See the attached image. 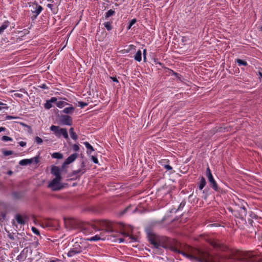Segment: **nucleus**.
<instances>
[{
  "label": "nucleus",
  "mask_w": 262,
  "mask_h": 262,
  "mask_svg": "<svg viewBox=\"0 0 262 262\" xmlns=\"http://www.w3.org/2000/svg\"><path fill=\"white\" fill-rule=\"evenodd\" d=\"M136 21H137V20L135 18L132 19L130 21L129 24L127 27V30H129L131 28V27H132V26L136 23Z\"/></svg>",
  "instance_id": "nucleus-30"
},
{
  "label": "nucleus",
  "mask_w": 262,
  "mask_h": 262,
  "mask_svg": "<svg viewBox=\"0 0 262 262\" xmlns=\"http://www.w3.org/2000/svg\"><path fill=\"white\" fill-rule=\"evenodd\" d=\"M52 158L60 159L62 158V155L59 152H54L52 155Z\"/></svg>",
  "instance_id": "nucleus-27"
},
{
  "label": "nucleus",
  "mask_w": 262,
  "mask_h": 262,
  "mask_svg": "<svg viewBox=\"0 0 262 262\" xmlns=\"http://www.w3.org/2000/svg\"><path fill=\"white\" fill-rule=\"evenodd\" d=\"M32 230L34 233H35L37 235H39V231L35 227H33L32 228Z\"/></svg>",
  "instance_id": "nucleus-39"
},
{
  "label": "nucleus",
  "mask_w": 262,
  "mask_h": 262,
  "mask_svg": "<svg viewBox=\"0 0 262 262\" xmlns=\"http://www.w3.org/2000/svg\"><path fill=\"white\" fill-rule=\"evenodd\" d=\"M12 223H13V225H14V226H16V227H17V225L15 224V221H13Z\"/></svg>",
  "instance_id": "nucleus-61"
},
{
  "label": "nucleus",
  "mask_w": 262,
  "mask_h": 262,
  "mask_svg": "<svg viewBox=\"0 0 262 262\" xmlns=\"http://www.w3.org/2000/svg\"><path fill=\"white\" fill-rule=\"evenodd\" d=\"M111 78L113 80V81L118 82V81L116 77H111Z\"/></svg>",
  "instance_id": "nucleus-48"
},
{
  "label": "nucleus",
  "mask_w": 262,
  "mask_h": 262,
  "mask_svg": "<svg viewBox=\"0 0 262 262\" xmlns=\"http://www.w3.org/2000/svg\"><path fill=\"white\" fill-rule=\"evenodd\" d=\"M233 256L238 260H246L250 262H256L258 260L256 259L255 254L253 252H244L239 250L232 251Z\"/></svg>",
  "instance_id": "nucleus-3"
},
{
  "label": "nucleus",
  "mask_w": 262,
  "mask_h": 262,
  "mask_svg": "<svg viewBox=\"0 0 262 262\" xmlns=\"http://www.w3.org/2000/svg\"><path fill=\"white\" fill-rule=\"evenodd\" d=\"M129 207H127L125 209H124V210L123 211V212H122V214H124L129 209Z\"/></svg>",
  "instance_id": "nucleus-50"
},
{
  "label": "nucleus",
  "mask_w": 262,
  "mask_h": 262,
  "mask_svg": "<svg viewBox=\"0 0 262 262\" xmlns=\"http://www.w3.org/2000/svg\"><path fill=\"white\" fill-rule=\"evenodd\" d=\"M6 218V213L4 212H1L0 213V221H3Z\"/></svg>",
  "instance_id": "nucleus-36"
},
{
  "label": "nucleus",
  "mask_w": 262,
  "mask_h": 262,
  "mask_svg": "<svg viewBox=\"0 0 262 262\" xmlns=\"http://www.w3.org/2000/svg\"><path fill=\"white\" fill-rule=\"evenodd\" d=\"M12 153L13 151L11 150H6L3 152L4 155L6 156L11 155L12 154Z\"/></svg>",
  "instance_id": "nucleus-37"
},
{
  "label": "nucleus",
  "mask_w": 262,
  "mask_h": 262,
  "mask_svg": "<svg viewBox=\"0 0 262 262\" xmlns=\"http://www.w3.org/2000/svg\"><path fill=\"white\" fill-rule=\"evenodd\" d=\"M51 173L55 176V178L61 179L60 170L58 167L56 166H52L51 168Z\"/></svg>",
  "instance_id": "nucleus-17"
},
{
  "label": "nucleus",
  "mask_w": 262,
  "mask_h": 262,
  "mask_svg": "<svg viewBox=\"0 0 262 262\" xmlns=\"http://www.w3.org/2000/svg\"><path fill=\"white\" fill-rule=\"evenodd\" d=\"M35 142L38 144H40L42 143V140L41 138H40V137L37 136L35 137Z\"/></svg>",
  "instance_id": "nucleus-34"
},
{
  "label": "nucleus",
  "mask_w": 262,
  "mask_h": 262,
  "mask_svg": "<svg viewBox=\"0 0 262 262\" xmlns=\"http://www.w3.org/2000/svg\"><path fill=\"white\" fill-rule=\"evenodd\" d=\"M206 182L204 177H202L200 181L199 188L200 190H202L203 188L206 185Z\"/></svg>",
  "instance_id": "nucleus-24"
},
{
  "label": "nucleus",
  "mask_w": 262,
  "mask_h": 262,
  "mask_svg": "<svg viewBox=\"0 0 262 262\" xmlns=\"http://www.w3.org/2000/svg\"><path fill=\"white\" fill-rule=\"evenodd\" d=\"M13 173V171L12 170H9L7 171V174L9 176L11 175Z\"/></svg>",
  "instance_id": "nucleus-52"
},
{
  "label": "nucleus",
  "mask_w": 262,
  "mask_h": 262,
  "mask_svg": "<svg viewBox=\"0 0 262 262\" xmlns=\"http://www.w3.org/2000/svg\"><path fill=\"white\" fill-rule=\"evenodd\" d=\"M61 178H55L49 184V187L52 188L53 190H59L62 188L60 184Z\"/></svg>",
  "instance_id": "nucleus-8"
},
{
  "label": "nucleus",
  "mask_w": 262,
  "mask_h": 262,
  "mask_svg": "<svg viewBox=\"0 0 262 262\" xmlns=\"http://www.w3.org/2000/svg\"><path fill=\"white\" fill-rule=\"evenodd\" d=\"M60 121L63 125H71L72 124V117L67 115H62L60 118Z\"/></svg>",
  "instance_id": "nucleus-11"
},
{
  "label": "nucleus",
  "mask_w": 262,
  "mask_h": 262,
  "mask_svg": "<svg viewBox=\"0 0 262 262\" xmlns=\"http://www.w3.org/2000/svg\"><path fill=\"white\" fill-rule=\"evenodd\" d=\"M46 109H50L52 107V105L50 102H49V100H47L46 102V103L44 105Z\"/></svg>",
  "instance_id": "nucleus-31"
},
{
  "label": "nucleus",
  "mask_w": 262,
  "mask_h": 262,
  "mask_svg": "<svg viewBox=\"0 0 262 262\" xmlns=\"http://www.w3.org/2000/svg\"><path fill=\"white\" fill-rule=\"evenodd\" d=\"M78 154L76 153L71 155L64 162L62 165V168H64L67 165L71 163L77 158Z\"/></svg>",
  "instance_id": "nucleus-13"
},
{
  "label": "nucleus",
  "mask_w": 262,
  "mask_h": 262,
  "mask_svg": "<svg viewBox=\"0 0 262 262\" xmlns=\"http://www.w3.org/2000/svg\"><path fill=\"white\" fill-rule=\"evenodd\" d=\"M78 104H79V106L82 108L88 105V103L84 102H82V101L78 102Z\"/></svg>",
  "instance_id": "nucleus-38"
},
{
  "label": "nucleus",
  "mask_w": 262,
  "mask_h": 262,
  "mask_svg": "<svg viewBox=\"0 0 262 262\" xmlns=\"http://www.w3.org/2000/svg\"><path fill=\"white\" fill-rule=\"evenodd\" d=\"M236 62L238 63V66H246L247 65V62L245 61H244L240 59H236Z\"/></svg>",
  "instance_id": "nucleus-29"
},
{
  "label": "nucleus",
  "mask_w": 262,
  "mask_h": 262,
  "mask_svg": "<svg viewBox=\"0 0 262 262\" xmlns=\"http://www.w3.org/2000/svg\"><path fill=\"white\" fill-rule=\"evenodd\" d=\"M83 232L85 234L88 233L87 231H86V229H85V228L83 229Z\"/></svg>",
  "instance_id": "nucleus-59"
},
{
  "label": "nucleus",
  "mask_w": 262,
  "mask_h": 262,
  "mask_svg": "<svg viewBox=\"0 0 262 262\" xmlns=\"http://www.w3.org/2000/svg\"><path fill=\"white\" fill-rule=\"evenodd\" d=\"M91 159L92 160V161H93V162L94 163H96V164L98 163V160L97 158L96 157L92 156H91Z\"/></svg>",
  "instance_id": "nucleus-40"
},
{
  "label": "nucleus",
  "mask_w": 262,
  "mask_h": 262,
  "mask_svg": "<svg viewBox=\"0 0 262 262\" xmlns=\"http://www.w3.org/2000/svg\"><path fill=\"white\" fill-rule=\"evenodd\" d=\"M30 7L32 8L31 11L33 14V15L31 17V18L32 20H34L36 18L37 16L41 12L42 10V7L37 3H33Z\"/></svg>",
  "instance_id": "nucleus-7"
},
{
  "label": "nucleus",
  "mask_w": 262,
  "mask_h": 262,
  "mask_svg": "<svg viewBox=\"0 0 262 262\" xmlns=\"http://www.w3.org/2000/svg\"><path fill=\"white\" fill-rule=\"evenodd\" d=\"M0 105H6V104L0 101Z\"/></svg>",
  "instance_id": "nucleus-60"
},
{
  "label": "nucleus",
  "mask_w": 262,
  "mask_h": 262,
  "mask_svg": "<svg viewBox=\"0 0 262 262\" xmlns=\"http://www.w3.org/2000/svg\"><path fill=\"white\" fill-rule=\"evenodd\" d=\"M81 167L82 168H80L78 170L73 171L72 172V176H77V174H78V176L80 177L81 174L84 173L86 171V170L84 168L85 163L83 161L82 162L81 164Z\"/></svg>",
  "instance_id": "nucleus-14"
},
{
  "label": "nucleus",
  "mask_w": 262,
  "mask_h": 262,
  "mask_svg": "<svg viewBox=\"0 0 262 262\" xmlns=\"http://www.w3.org/2000/svg\"><path fill=\"white\" fill-rule=\"evenodd\" d=\"M9 24L8 22H5L1 27H0V32L1 33L3 32L4 30H5L8 27Z\"/></svg>",
  "instance_id": "nucleus-28"
},
{
  "label": "nucleus",
  "mask_w": 262,
  "mask_h": 262,
  "mask_svg": "<svg viewBox=\"0 0 262 262\" xmlns=\"http://www.w3.org/2000/svg\"><path fill=\"white\" fill-rule=\"evenodd\" d=\"M68 105H69V106L64 108L62 112L64 114H72L75 110V108L71 104H68Z\"/></svg>",
  "instance_id": "nucleus-18"
},
{
  "label": "nucleus",
  "mask_w": 262,
  "mask_h": 262,
  "mask_svg": "<svg viewBox=\"0 0 262 262\" xmlns=\"http://www.w3.org/2000/svg\"><path fill=\"white\" fill-rule=\"evenodd\" d=\"M14 95H15V96L18 97H20V98L22 96H23L22 94H17H17H15Z\"/></svg>",
  "instance_id": "nucleus-51"
},
{
  "label": "nucleus",
  "mask_w": 262,
  "mask_h": 262,
  "mask_svg": "<svg viewBox=\"0 0 262 262\" xmlns=\"http://www.w3.org/2000/svg\"><path fill=\"white\" fill-rule=\"evenodd\" d=\"M52 6H53V5H52V4H48L47 5V7H48V8H51V9H52Z\"/></svg>",
  "instance_id": "nucleus-54"
},
{
  "label": "nucleus",
  "mask_w": 262,
  "mask_h": 262,
  "mask_svg": "<svg viewBox=\"0 0 262 262\" xmlns=\"http://www.w3.org/2000/svg\"><path fill=\"white\" fill-rule=\"evenodd\" d=\"M2 140L4 141H12V139L8 136H4L2 137Z\"/></svg>",
  "instance_id": "nucleus-35"
},
{
  "label": "nucleus",
  "mask_w": 262,
  "mask_h": 262,
  "mask_svg": "<svg viewBox=\"0 0 262 262\" xmlns=\"http://www.w3.org/2000/svg\"><path fill=\"white\" fill-rule=\"evenodd\" d=\"M258 75L259 76V78H262V73H261L260 72H258Z\"/></svg>",
  "instance_id": "nucleus-56"
},
{
  "label": "nucleus",
  "mask_w": 262,
  "mask_h": 262,
  "mask_svg": "<svg viewBox=\"0 0 262 262\" xmlns=\"http://www.w3.org/2000/svg\"><path fill=\"white\" fill-rule=\"evenodd\" d=\"M206 177L208 178V182L210 183L211 187L215 190L217 191L218 190V186L214 180L213 176L211 173V170L209 167H208L206 169Z\"/></svg>",
  "instance_id": "nucleus-6"
},
{
  "label": "nucleus",
  "mask_w": 262,
  "mask_h": 262,
  "mask_svg": "<svg viewBox=\"0 0 262 262\" xmlns=\"http://www.w3.org/2000/svg\"><path fill=\"white\" fill-rule=\"evenodd\" d=\"M85 247L83 246L82 243L75 242L73 245V247L67 253L69 257H72L76 254H78L82 252Z\"/></svg>",
  "instance_id": "nucleus-4"
},
{
  "label": "nucleus",
  "mask_w": 262,
  "mask_h": 262,
  "mask_svg": "<svg viewBox=\"0 0 262 262\" xmlns=\"http://www.w3.org/2000/svg\"><path fill=\"white\" fill-rule=\"evenodd\" d=\"M210 245L214 248H218L222 251H227L228 248L224 245L223 244L221 243L219 241L216 240H213L210 242Z\"/></svg>",
  "instance_id": "nucleus-9"
},
{
  "label": "nucleus",
  "mask_w": 262,
  "mask_h": 262,
  "mask_svg": "<svg viewBox=\"0 0 262 262\" xmlns=\"http://www.w3.org/2000/svg\"><path fill=\"white\" fill-rule=\"evenodd\" d=\"M129 238L131 239L132 242H135L137 241V238L134 236H130Z\"/></svg>",
  "instance_id": "nucleus-46"
},
{
  "label": "nucleus",
  "mask_w": 262,
  "mask_h": 262,
  "mask_svg": "<svg viewBox=\"0 0 262 262\" xmlns=\"http://www.w3.org/2000/svg\"><path fill=\"white\" fill-rule=\"evenodd\" d=\"M147 234L148 240L153 246L156 254H161L162 253L161 249L162 247L166 249H168L174 253L181 254L187 257H193L178 249L179 243L177 241L171 240L166 236H160L150 231L147 232Z\"/></svg>",
  "instance_id": "nucleus-1"
},
{
  "label": "nucleus",
  "mask_w": 262,
  "mask_h": 262,
  "mask_svg": "<svg viewBox=\"0 0 262 262\" xmlns=\"http://www.w3.org/2000/svg\"><path fill=\"white\" fill-rule=\"evenodd\" d=\"M20 246L21 247H24L23 243H22V244H21V242H20Z\"/></svg>",
  "instance_id": "nucleus-62"
},
{
  "label": "nucleus",
  "mask_w": 262,
  "mask_h": 262,
  "mask_svg": "<svg viewBox=\"0 0 262 262\" xmlns=\"http://www.w3.org/2000/svg\"><path fill=\"white\" fill-rule=\"evenodd\" d=\"M95 230H103L104 229L106 232H111L113 231L111 224L107 221H100L97 222V225L93 226Z\"/></svg>",
  "instance_id": "nucleus-5"
},
{
  "label": "nucleus",
  "mask_w": 262,
  "mask_h": 262,
  "mask_svg": "<svg viewBox=\"0 0 262 262\" xmlns=\"http://www.w3.org/2000/svg\"><path fill=\"white\" fill-rule=\"evenodd\" d=\"M27 248H25L17 256L16 259L19 261H23L26 258V253L27 252V250L25 252V250Z\"/></svg>",
  "instance_id": "nucleus-19"
},
{
  "label": "nucleus",
  "mask_w": 262,
  "mask_h": 262,
  "mask_svg": "<svg viewBox=\"0 0 262 262\" xmlns=\"http://www.w3.org/2000/svg\"><path fill=\"white\" fill-rule=\"evenodd\" d=\"M15 219L17 224L21 225H24L26 224V220L27 219V217L26 216H22L20 214H16Z\"/></svg>",
  "instance_id": "nucleus-15"
},
{
  "label": "nucleus",
  "mask_w": 262,
  "mask_h": 262,
  "mask_svg": "<svg viewBox=\"0 0 262 262\" xmlns=\"http://www.w3.org/2000/svg\"><path fill=\"white\" fill-rule=\"evenodd\" d=\"M67 105H68V103L64 101H58L56 102V106L59 108H62Z\"/></svg>",
  "instance_id": "nucleus-25"
},
{
  "label": "nucleus",
  "mask_w": 262,
  "mask_h": 262,
  "mask_svg": "<svg viewBox=\"0 0 262 262\" xmlns=\"http://www.w3.org/2000/svg\"><path fill=\"white\" fill-rule=\"evenodd\" d=\"M105 237L104 233L101 232L100 234H97L93 237L87 238L88 241H97L99 240H104Z\"/></svg>",
  "instance_id": "nucleus-16"
},
{
  "label": "nucleus",
  "mask_w": 262,
  "mask_h": 262,
  "mask_svg": "<svg viewBox=\"0 0 262 262\" xmlns=\"http://www.w3.org/2000/svg\"><path fill=\"white\" fill-rule=\"evenodd\" d=\"M49 102L52 103H54L57 101V98L56 97H53L50 100H49Z\"/></svg>",
  "instance_id": "nucleus-42"
},
{
  "label": "nucleus",
  "mask_w": 262,
  "mask_h": 262,
  "mask_svg": "<svg viewBox=\"0 0 262 262\" xmlns=\"http://www.w3.org/2000/svg\"><path fill=\"white\" fill-rule=\"evenodd\" d=\"M9 238L11 239H12V240H14V237L12 236V235H9Z\"/></svg>",
  "instance_id": "nucleus-58"
},
{
  "label": "nucleus",
  "mask_w": 262,
  "mask_h": 262,
  "mask_svg": "<svg viewBox=\"0 0 262 262\" xmlns=\"http://www.w3.org/2000/svg\"><path fill=\"white\" fill-rule=\"evenodd\" d=\"M186 204L185 201H182L180 204L179 205V206L178 208L177 209V211L182 210V208L185 206Z\"/></svg>",
  "instance_id": "nucleus-33"
},
{
  "label": "nucleus",
  "mask_w": 262,
  "mask_h": 262,
  "mask_svg": "<svg viewBox=\"0 0 262 262\" xmlns=\"http://www.w3.org/2000/svg\"><path fill=\"white\" fill-rule=\"evenodd\" d=\"M135 59L138 62L141 61L142 59V53L141 50H138L135 55L134 56Z\"/></svg>",
  "instance_id": "nucleus-21"
},
{
  "label": "nucleus",
  "mask_w": 262,
  "mask_h": 262,
  "mask_svg": "<svg viewBox=\"0 0 262 262\" xmlns=\"http://www.w3.org/2000/svg\"><path fill=\"white\" fill-rule=\"evenodd\" d=\"M117 240L119 243H123L124 241V239L123 238H119Z\"/></svg>",
  "instance_id": "nucleus-47"
},
{
  "label": "nucleus",
  "mask_w": 262,
  "mask_h": 262,
  "mask_svg": "<svg viewBox=\"0 0 262 262\" xmlns=\"http://www.w3.org/2000/svg\"><path fill=\"white\" fill-rule=\"evenodd\" d=\"M84 144L88 150L87 151L88 154H91V152L94 150L93 146L88 142H84Z\"/></svg>",
  "instance_id": "nucleus-20"
},
{
  "label": "nucleus",
  "mask_w": 262,
  "mask_h": 262,
  "mask_svg": "<svg viewBox=\"0 0 262 262\" xmlns=\"http://www.w3.org/2000/svg\"><path fill=\"white\" fill-rule=\"evenodd\" d=\"M111 24H112V23L110 21H107V22L104 23V26L107 30L110 31L112 29V26Z\"/></svg>",
  "instance_id": "nucleus-26"
},
{
  "label": "nucleus",
  "mask_w": 262,
  "mask_h": 262,
  "mask_svg": "<svg viewBox=\"0 0 262 262\" xmlns=\"http://www.w3.org/2000/svg\"><path fill=\"white\" fill-rule=\"evenodd\" d=\"M38 162H39L38 156H36V157H35L31 158V159L21 160L19 161V164L20 165L24 166V165H27L28 164H31L33 163L37 164Z\"/></svg>",
  "instance_id": "nucleus-10"
},
{
  "label": "nucleus",
  "mask_w": 262,
  "mask_h": 262,
  "mask_svg": "<svg viewBox=\"0 0 262 262\" xmlns=\"http://www.w3.org/2000/svg\"><path fill=\"white\" fill-rule=\"evenodd\" d=\"M6 128L4 127H0V133L2 131H4Z\"/></svg>",
  "instance_id": "nucleus-53"
},
{
  "label": "nucleus",
  "mask_w": 262,
  "mask_h": 262,
  "mask_svg": "<svg viewBox=\"0 0 262 262\" xmlns=\"http://www.w3.org/2000/svg\"><path fill=\"white\" fill-rule=\"evenodd\" d=\"M122 234L125 236H126V237H128V236H129V234L128 233H125V232H123L122 233Z\"/></svg>",
  "instance_id": "nucleus-55"
},
{
  "label": "nucleus",
  "mask_w": 262,
  "mask_h": 262,
  "mask_svg": "<svg viewBox=\"0 0 262 262\" xmlns=\"http://www.w3.org/2000/svg\"><path fill=\"white\" fill-rule=\"evenodd\" d=\"M59 261V259H56V260H50L49 262H56V261Z\"/></svg>",
  "instance_id": "nucleus-57"
},
{
  "label": "nucleus",
  "mask_w": 262,
  "mask_h": 262,
  "mask_svg": "<svg viewBox=\"0 0 262 262\" xmlns=\"http://www.w3.org/2000/svg\"><path fill=\"white\" fill-rule=\"evenodd\" d=\"M61 136H62L64 138H65L66 139H69L68 134L67 130L66 128H64V131L63 132V133H62Z\"/></svg>",
  "instance_id": "nucleus-32"
},
{
  "label": "nucleus",
  "mask_w": 262,
  "mask_h": 262,
  "mask_svg": "<svg viewBox=\"0 0 262 262\" xmlns=\"http://www.w3.org/2000/svg\"><path fill=\"white\" fill-rule=\"evenodd\" d=\"M2 108H8V107H2L0 106V110H1Z\"/></svg>",
  "instance_id": "nucleus-63"
},
{
  "label": "nucleus",
  "mask_w": 262,
  "mask_h": 262,
  "mask_svg": "<svg viewBox=\"0 0 262 262\" xmlns=\"http://www.w3.org/2000/svg\"><path fill=\"white\" fill-rule=\"evenodd\" d=\"M115 14V11L112 9L109 10L107 11L104 15V18L105 19H107L110 17L113 16Z\"/></svg>",
  "instance_id": "nucleus-23"
},
{
  "label": "nucleus",
  "mask_w": 262,
  "mask_h": 262,
  "mask_svg": "<svg viewBox=\"0 0 262 262\" xmlns=\"http://www.w3.org/2000/svg\"><path fill=\"white\" fill-rule=\"evenodd\" d=\"M40 87L43 89H47V86L45 84H42Z\"/></svg>",
  "instance_id": "nucleus-49"
},
{
  "label": "nucleus",
  "mask_w": 262,
  "mask_h": 262,
  "mask_svg": "<svg viewBox=\"0 0 262 262\" xmlns=\"http://www.w3.org/2000/svg\"><path fill=\"white\" fill-rule=\"evenodd\" d=\"M73 149L75 151H78L79 149V147L78 146V145L77 144H74L73 145Z\"/></svg>",
  "instance_id": "nucleus-41"
},
{
  "label": "nucleus",
  "mask_w": 262,
  "mask_h": 262,
  "mask_svg": "<svg viewBox=\"0 0 262 262\" xmlns=\"http://www.w3.org/2000/svg\"><path fill=\"white\" fill-rule=\"evenodd\" d=\"M7 118H13V117L12 116H8Z\"/></svg>",
  "instance_id": "nucleus-64"
},
{
  "label": "nucleus",
  "mask_w": 262,
  "mask_h": 262,
  "mask_svg": "<svg viewBox=\"0 0 262 262\" xmlns=\"http://www.w3.org/2000/svg\"><path fill=\"white\" fill-rule=\"evenodd\" d=\"M231 258V255H211L209 253L202 252L200 260L202 262H228L227 260Z\"/></svg>",
  "instance_id": "nucleus-2"
},
{
  "label": "nucleus",
  "mask_w": 262,
  "mask_h": 262,
  "mask_svg": "<svg viewBox=\"0 0 262 262\" xmlns=\"http://www.w3.org/2000/svg\"><path fill=\"white\" fill-rule=\"evenodd\" d=\"M164 167L168 170H170L172 169V167L169 165H164Z\"/></svg>",
  "instance_id": "nucleus-43"
},
{
  "label": "nucleus",
  "mask_w": 262,
  "mask_h": 262,
  "mask_svg": "<svg viewBox=\"0 0 262 262\" xmlns=\"http://www.w3.org/2000/svg\"><path fill=\"white\" fill-rule=\"evenodd\" d=\"M50 129L54 132V135L57 137H60L62 135V133L64 131V128H60L58 126L52 125L50 127Z\"/></svg>",
  "instance_id": "nucleus-12"
},
{
  "label": "nucleus",
  "mask_w": 262,
  "mask_h": 262,
  "mask_svg": "<svg viewBox=\"0 0 262 262\" xmlns=\"http://www.w3.org/2000/svg\"><path fill=\"white\" fill-rule=\"evenodd\" d=\"M69 133L70 134L71 137L74 140H76L78 139V136L77 134L74 132V128L71 127L69 129Z\"/></svg>",
  "instance_id": "nucleus-22"
},
{
  "label": "nucleus",
  "mask_w": 262,
  "mask_h": 262,
  "mask_svg": "<svg viewBox=\"0 0 262 262\" xmlns=\"http://www.w3.org/2000/svg\"><path fill=\"white\" fill-rule=\"evenodd\" d=\"M19 144L20 146L24 147L26 145V142H24V141H20L19 142Z\"/></svg>",
  "instance_id": "nucleus-44"
},
{
  "label": "nucleus",
  "mask_w": 262,
  "mask_h": 262,
  "mask_svg": "<svg viewBox=\"0 0 262 262\" xmlns=\"http://www.w3.org/2000/svg\"><path fill=\"white\" fill-rule=\"evenodd\" d=\"M146 50L144 49L143 52V59L145 61L146 60Z\"/></svg>",
  "instance_id": "nucleus-45"
}]
</instances>
